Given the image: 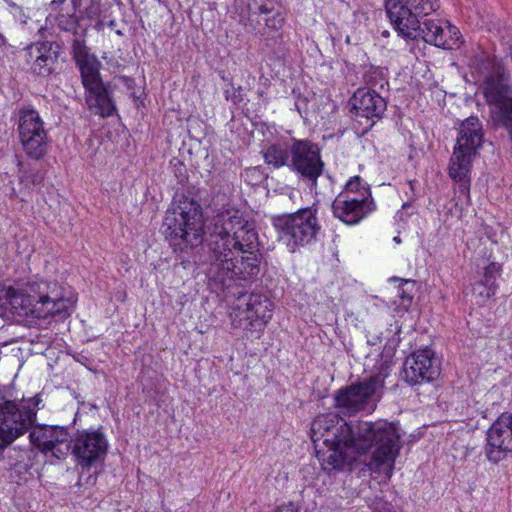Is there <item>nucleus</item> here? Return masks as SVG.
I'll return each mask as SVG.
<instances>
[{
    "label": "nucleus",
    "instance_id": "f257e3e1",
    "mask_svg": "<svg viewBox=\"0 0 512 512\" xmlns=\"http://www.w3.org/2000/svg\"><path fill=\"white\" fill-rule=\"evenodd\" d=\"M395 423L358 421L347 423L335 413L317 416L311 424V439L317 446L322 441L326 450H317L322 469L329 475L343 470L360 452L372 450L364 465L373 473L389 479L401 448Z\"/></svg>",
    "mask_w": 512,
    "mask_h": 512
},
{
    "label": "nucleus",
    "instance_id": "f03ea898",
    "mask_svg": "<svg viewBox=\"0 0 512 512\" xmlns=\"http://www.w3.org/2000/svg\"><path fill=\"white\" fill-rule=\"evenodd\" d=\"M208 229L206 276L211 289L224 291L235 280H256L261 273L263 256L253 224L240 211L226 210L213 218Z\"/></svg>",
    "mask_w": 512,
    "mask_h": 512
},
{
    "label": "nucleus",
    "instance_id": "7ed1b4c3",
    "mask_svg": "<svg viewBox=\"0 0 512 512\" xmlns=\"http://www.w3.org/2000/svg\"><path fill=\"white\" fill-rule=\"evenodd\" d=\"M203 225L201 206L184 198L166 211L161 229L174 251L188 254L202 245Z\"/></svg>",
    "mask_w": 512,
    "mask_h": 512
},
{
    "label": "nucleus",
    "instance_id": "20e7f679",
    "mask_svg": "<svg viewBox=\"0 0 512 512\" xmlns=\"http://www.w3.org/2000/svg\"><path fill=\"white\" fill-rule=\"evenodd\" d=\"M73 59L81 74L82 84L86 90V103L88 108L102 117H109L116 111L111 93L101 80L99 60L89 53V49L82 40H75L73 44Z\"/></svg>",
    "mask_w": 512,
    "mask_h": 512
},
{
    "label": "nucleus",
    "instance_id": "39448f33",
    "mask_svg": "<svg viewBox=\"0 0 512 512\" xmlns=\"http://www.w3.org/2000/svg\"><path fill=\"white\" fill-rule=\"evenodd\" d=\"M231 287L232 284L223 292H227V296L235 297L230 314L232 324L244 329L257 325L259 332H262L265 325L272 318V301L265 294L258 292L247 293L243 290L232 292ZM214 291L221 292L220 290Z\"/></svg>",
    "mask_w": 512,
    "mask_h": 512
},
{
    "label": "nucleus",
    "instance_id": "423d86ee",
    "mask_svg": "<svg viewBox=\"0 0 512 512\" xmlns=\"http://www.w3.org/2000/svg\"><path fill=\"white\" fill-rule=\"evenodd\" d=\"M483 143V127L479 118L471 116L461 123L457 143L450 158L449 176L463 181L471 168L473 157Z\"/></svg>",
    "mask_w": 512,
    "mask_h": 512
},
{
    "label": "nucleus",
    "instance_id": "0eeeda50",
    "mask_svg": "<svg viewBox=\"0 0 512 512\" xmlns=\"http://www.w3.org/2000/svg\"><path fill=\"white\" fill-rule=\"evenodd\" d=\"M36 416L32 408L0 391V454L30 429Z\"/></svg>",
    "mask_w": 512,
    "mask_h": 512
},
{
    "label": "nucleus",
    "instance_id": "6e6552de",
    "mask_svg": "<svg viewBox=\"0 0 512 512\" xmlns=\"http://www.w3.org/2000/svg\"><path fill=\"white\" fill-rule=\"evenodd\" d=\"M273 224L279 232V238L293 248L310 243L320 230L316 210L311 207L277 216Z\"/></svg>",
    "mask_w": 512,
    "mask_h": 512
},
{
    "label": "nucleus",
    "instance_id": "1a4fd4ad",
    "mask_svg": "<svg viewBox=\"0 0 512 512\" xmlns=\"http://www.w3.org/2000/svg\"><path fill=\"white\" fill-rule=\"evenodd\" d=\"M480 92L489 108L492 121L512 111V83L503 66H496L480 84Z\"/></svg>",
    "mask_w": 512,
    "mask_h": 512
},
{
    "label": "nucleus",
    "instance_id": "9d476101",
    "mask_svg": "<svg viewBox=\"0 0 512 512\" xmlns=\"http://www.w3.org/2000/svg\"><path fill=\"white\" fill-rule=\"evenodd\" d=\"M46 282H28L25 285L0 284V309L3 313L34 317V310L39 304L41 289Z\"/></svg>",
    "mask_w": 512,
    "mask_h": 512
},
{
    "label": "nucleus",
    "instance_id": "9b49d317",
    "mask_svg": "<svg viewBox=\"0 0 512 512\" xmlns=\"http://www.w3.org/2000/svg\"><path fill=\"white\" fill-rule=\"evenodd\" d=\"M384 386V376L374 374L357 383L351 384L337 391L335 406L344 415H354L363 410Z\"/></svg>",
    "mask_w": 512,
    "mask_h": 512
},
{
    "label": "nucleus",
    "instance_id": "f8f14e48",
    "mask_svg": "<svg viewBox=\"0 0 512 512\" xmlns=\"http://www.w3.org/2000/svg\"><path fill=\"white\" fill-rule=\"evenodd\" d=\"M289 169L296 172L311 186H316L324 169L318 145L309 140L292 139V154Z\"/></svg>",
    "mask_w": 512,
    "mask_h": 512
},
{
    "label": "nucleus",
    "instance_id": "ddd939ff",
    "mask_svg": "<svg viewBox=\"0 0 512 512\" xmlns=\"http://www.w3.org/2000/svg\"><path fill=\"white\" fill-rule=\"evenodd\" d=\"M18 131L20 142L29 157L38 160L46 154L47 132L36 110L20 112Z\"/></svg>",
    "mask_w": 512,
    "mask_h": 512
},
{
    "label": "nucleus",
    "instance_id": "4468645a",
    "mask_svg": "<svg viewBox=\"0 0 512 512\" xmlns=\"http://www.w3.org/2000/svg\"><path fill=\"white\" fill-rule=\"evenodd\" d=\"M108 451V441L99 430L78 431L73 439L72 454L78 466L90 468L101 463Z\"/></svg>",
    "mask_w": 512,
    "mask_h": 512
},
{
    "label": "nucleus",
    "instance_id": "2eb2a0df",
    "mask_svg": "<svg viewBox=\"0 0 512 512\" xmlns=\"http://www.w3.org/2000/svg\"><path fill=\"white\" fill-rule=\"evenodd\" d=\"M416 30L414 39L421 38L426 43L442 49H456L462 43L459 29L443 19H419Z\"/></svg>",
    "mask_w": 512,
    "mask_h": 512
},
{
    "label": "nucleus",
    "instance_id": "dca6fc26",
    "mask_svg": "<svg viewBox=\"0 0 512 512\" xmlns=\"http://www.w3.org/2000/svg\"><path fill=\"white\" fill-rule=\"evenodd\" d=\"M484 452L487 459L497 464L512 452V415L501 414L486 433Z\"/></svg>",
    "mask_w": 512,
    "mask_h": 512
},
{
    "label": "nucleus",
    "instance_id": "f3484780",
    "mask_svg": "<svg viewBox=\"0 0 512 512\" xmlns=\"http://www.w3.org/2000/svg\"><path fill=\"white\" fill-rule=\"evenodd\" d=\"M405 380L411 385L431 382L439 375V365L429 349L419 350L408 356L403 365Z\"/></svg>",
    "mask_w": 512,
    "mask_h": 512
},
{
    "label": "nucleus",
    "instance_id": "a211bd4d",
    "mask_svg": "<svg viewBox=\"0 0 512 512\" xmlns=\"http://www.w3.org/2000/svg\"><path fill=\"white\" fill-rule=\"evenodd\" d=\"M373 199L361 194V197H351L346 193H340L332 203L335 217L348 225L359 223L374 210Z\"/></svg>",
    "mask_w": 512,
    "mask_h": 512
},
{
    "label": "nucleus",
    "instance_id": "6ab92c4d",
    "mask_svg": "<svg viewBox=\"0 0 512 512\" xmlns=\"http://www.w3.org/2000/svg\"><path fill=\"white\" fill-rule=\"evenodd\" d=\"M28 55L34 58L31 71L34 75L47 77L56 71L61 46L57 42H38L27 48Z\"/></svg>",
    "mask_w": 512,
    "mask_h": 512
},
{
    "label": "nucleus",
    "instance_id": "aec40b11",
    "mask_svg": "<svg viewBox=\"0 0 512 512\" xmlns=\"http://www.w3.org/2000/svg\"><path fill=\"white\" fill-rule=\"evenodd\" d=\"M352 112L361 118H366L374 122L375 119H381L387 108V102L384 97L375 90L359 88L350 99Z\"/></svg>",
    "mask_w": 512,
    "mask_h": 512
},
{
    "label": "nucleus",
    "instance_id": "412c9836",
    "mask_svg": "<svg viewBox=\"0 0 512 512\" xmlns=\"http://www.w3.org/2000/svg\"><path fill=\"white\" fill-rule=\"evenodd\" d=\"M385 10L394 29L404 38H415L418 20L405 0H385Z\"/></svg>",
    "mask_w": 512,
    "mask_h": 512
},
{
    "label": "nucleus",
    "instance_id": "4be33fe9",
    "mask_svg": "<svg viewBox=\"0 0 512 512\" xmlns=\"http://www.w3.org/2000/svg\"><path fill=\"white\" fill-rule=\"evenodd\" d=\"M50 284L46 282L45 290L41 289L39 304L34 310V317L47 318L58 317V319H65L69 316L71 302L58 295L52 296L49 292Z\"/></svg>",
    "mask_w": 512,
    "mask_h": 512
},
{
    "label": "nucleus",
    "instance_id": "5701e85b",
    "mask_svg": "<svg viewBox=\"0 0 512 512\" xmlns=\"http://www.w3.org/2000/svg\"><path fill=\"white\" fill-rule=\"evenodd\" d=\"M34 421H36V419ZM33 426L34 424L31 425L26 433L29 432L30 442L36 445L42 452L47 450L50 444H57L58 441L69 438L68 430L65 427L42 426L38 431L36 429L31 431Z\"/></svg>",
    "mask_w": 512,
    "mask_h": 512
},
{
    "label": "nucleus",
    "instance_id": "b1692460",
    "mask_svg": "<svg viewBox=\"0 0 512 512\" xmlns=\"http://www.w3.org/2000/svg\"><path fill=\"white\" fill-rule=\"evenodd\" d=\"M262 154L267 165L276 169L283 166L289 168L292 154V141L272 143L266 149L262 150Z\"/></svg>",
    "mask_w": 512,
    "mask_h": 512
},
{
    "label": "nucleus",
    "instance_id": "393cba45",
    "mask_svg": "<svg viewBox=\"0 0 512 512\" xmlns=\"http://www.w3.org/2000/svg\"><path fill=\"white\" fill-rule=\"evenodd\" d=\"M56 26L65 32H70L73 35V41L72 45L74 44L75 40H82L85 42L84 39L78 37V20L75 16V12H73V9L71 11H68L67 13H58V15L55 18Z\"/></svg>",
    "mask_w": 512,
    "mask_h": 512
},
{
    "label": "nucleus",
    "instance_id": "a878e982",
    "mask_svg": "<svg viewBox=\"0 0 512 512\" xmlns=\"http://www.w3.org/2000/svg\"><path fill=\"white\" fill-rule=\"evenodd\" d=\"M405 3L417 19L429 16L439 7L438 0H405Z\"/></svg>",
    "mask_w": 512,
    "mask_h": 512
},
{
    "label": "nucleus",
    "instance_id": "bb28decb",
    "mask_svg": "<svg viewBox=\"0 0 512 512\" xmlns=\"http://www.w3.org/2000/svg\"><path fill=\"white\" fill-rule=\"evenodd\" d=\"M72 447L73 440H69V438H67L66 440L58 441L57 444H50V447L43 451V453L46 456L50 455L57 459H64L68 455L69 451L72 452Z\"/></svg>",
    "mask_w": 512,
    "mask_h": 512
},
{
    "label": "nucleus",
    "instance_id": "cd10ccee",
    "mask_svg": "<svg viewBox=\"0 0 512 512\" xmlns=\"http://www.w3.org/2000/svg\"><path fill=\"white\" fill-rule=\"evenodd\" d=\"M362 179L359 176L352 177L345 185V190L342 193H346L349 195V193L355 192L358 193L357 197H361L362 193H365V196L371 198V194L369 192V189L362 186Z\"/></svg>",
    "mask_w": 512,
    "mask_h": 512
},
{
    "label": "nucleus",
    "instance_id": "c85d7f7f",
    "mask_svg": "<svg viewBox=\"0 0 512 512\" xmlns=\"http://www.w3.org/2000/svg\"><path fill=\"white\" fill-rule=\"evenodd\" d=\"M44 180V173L41 170H30V171H22V175L20 176V181L25 183V185L30 188L31 186L40 185Z\"/></svg>",
    "mask_w": 512,
    "mask_h": 512
},
{
    "label": "nucleus",
    "instance_id": "c756f323",
    "mask_svg": "<svg viewBox=\"0 0 512 512\" xmlns=\"http://www.w3.org/2000/svg\"><path fill=\"white\" fill-rule=\"evenodd\" d=\"M500 267L496 263H491L485 268L484 278L479 283L496 290V278L499 275Z\"/></svg>",
    "mask_w": 512,
    "mask_h": 512
},
{
    "label": "nucleus",
    "instance_id": "7c9ffc66",
    "mask_svg": "<svg viewBox=\"0 0 512 512\" xmlns=\"http://www.w3.org/2000/svg\"><path fill=\"white\" fill-rule=\"evenodd\" d=\"M497 126H502L506 129L509 139L512 141V111L508 112L493 120Z\"/></svg>",
    "mask_w": 512,
    "mask_h": 512
},
{
    "label": "nucleus",
    "instance_id": "2f4dec72",
    "mask_svg": "<svg viewBox=\"0 0 512 512\" xmlns=\"http://www.w3.org/2000/svg\"><path fill=\"white\" fill-rule=\"evenodd\" d=\"M473 293L486 300L494 295L495 290L478 282L473 286Z\"/></svg>",
    "mask_w": 512,
    "mask_h": 512
},
{
    "label": "nucleus",
    "instance_id": "473e14b6",
    "mask_svg": "<svg viewBox=\"0 0 512 512\" xmlns=\"http://www.w3.org/2000/svg\"><path fill=\"white\" fill-rule=\"evenodd\" d=\"M398 296L401 298V305H410L413 299V296L406 292L404 289H400Z\"/></svg>",
    "mask_w": 512,
    "mask_h": 512
},
{
    "label": "nucleus",
    "instance_id": "72a5a7b5",
    "mask_svg": "<svg viewBox=\"0 0 512 512\" xmlns=\"http://www.w3.org/2000/svg\"><path fill=\"white\" fill-rule=\"evenodd\" d=\"M276 512H298L293 503L283 505L277 508Z\"/></svg>",
    "mask_w": 512,
    "mask_h": 512
},
{
    "label": "nucleus",
    "instance_id": "f704fd0d",
    "mask_svg": "<svg viewBox=\"0 0 512 512\" xmlns=\"http://www.w3.org/2000/svg\"><path fill=\"white\" fill-rule=\"evenodd\" d=\"M66 0H52L49 4L51 10L57 11L58 7L63 4Z\"/></svg>",
    "mask_w": 512,
    "mask_h": 512
},
{
    "label": "nucleus",
    "instance_id": "c9c22d12",
    "mask_svg": "<svg viewBox=\"0 0 512 512\" xmlns=\"http://www.w3.org/2000/svg\"><path fill=\"white\" fill-rule=\"evenodd\" d=\"M73 12H76L81 6V0H71Z\"/></svg>",
    "mask_w": 512,
    "mask_h": 512
},
{
    "label": "nucleus",
    "instance_id": "e433bc0d",
    "mask_svg": "<svg viewBox=\"0 0 512 512\" xmlns=\"http://www.w3.org/2000/svg\"><path fill=\"white\" fill-rule=\"evenodd\" d=\"M259 11L262 14H268V13H270L271 10L269 8H267L265 5H261L259 7Z\"/></svg>",
    "mask_w": 512,
    "mask_h": 512
},
{
    "label": "nucleus",
    "instance_id": "4c0bfd02",
    "mask_svg": "<svg viewBox=\"0 0 512 512\" xmlns=\"http://www.w3.org/2000/svg\"><path fill=\"white\" fill-rule=\"evenodd\" d=\"M364 79H365V83L368 84V85H372V77L369 75V74H366L364 76Z\"/></svg>",
    "mask_w": 512,
    "mask_h": 512
},
{
    "label": "nucleus",
    "instance_id": "58836bf2",
    "mask_svg": "<svg viewBox=\"0 0 512 512\" xmlns=\"http://www.w3.org/2000/svg\"><path fill=\"white\" fill-rule=\"evenodd\" d=\"M402 283L405 284V285L410 284V283L414 284L413 281H409V280H402Z\"/></svg>",
    "mask_w": 512,
    "mask_h": 512
},
{
    "label": "nucleus",
    "instance_id": "ea45409f",
    "mask_svg": "<svg viewBox=\"0 0 512 512\" xmlns=\"http://www.w3.org/2000/svg\"><path fill=\"white\" fill-rule=\"evenodd\" d=\"M0 41L4 44L5 43V38L4 36L0 33Z\"/></svg>",
    "mask_w": 512,
    "mask_h": 512
},
{
    "label": "nucleus",
    "instance_id": "a19ab883",
    "mask_svg": "<svg viewBox=\"0 0 512 512\" xmlns=\"http://www.w3.org/2000/svg\"><path fill=\"white\" fill-rule=\"evenodd\" d=\"M408 183H409L410 188L413 190V189H414V183H413V181H409Z\"/></svg>",
    "mask_w": 512,
    "mask_h": 512
},
{
    "label": "nucleus",
    "instance_id": "79ce46f5",
    "mask_svg": "<svg viewBox=\"0 0 512 512\" xmlns=\"http://www.w3.org/2000/svg\"><path fill=\"white\" fill-rule=\"evenodd\" d=\"M34 400H35V405H38V403L40 402V399L35 397Z\"/></svg>",
    "mask_w": 512,
    "mask_h": 512
},
{
    "label": "nucleus",
    "instance_id": "37998d69",
    "mask_svg": "<svg viewBox=\"0 0 512 512\" xmlns=\"http://www.w3.org/2000/svg\"><path fill=\"white\" fill-rule=\"evenodd\" d=\"M394 241H395V242H397V243H399V242H400L399 237H395V238H394Z\"/></svg>",
    "mask_w": 512,
    "mask_h": 512
},
{
    "label": "nucleus",
    "instance_id": "c03bdc74",
    "mask_svg": "<svg viewBox=\"0 0 512 512\" xmlns=\"http://www.w3.org/2000/svg\"><path fill=\"white\" fill-rule=\"evenodd\" d=\"M510 58H511V61H512V46L510 47Z\"/></svg>",
    "mask_w": 512,
    "mask_h": 512
},
{
    "label": "nucleus",
    "instance_id": "a18cd8bd",
    "mask_svg": "<svg viewBox=\"0 0 512 512\" xmlns=\"http://www.w3.org/2000/svg\"><path fill=\"white\" fill-rule=\"evenodd\" d=\"M178 163H179L180 169L184 168V166H183V164L181 162H178Z\"/></svg>",
    "mask_w": 512,
    "mask_h": 512
}]
</instances>
